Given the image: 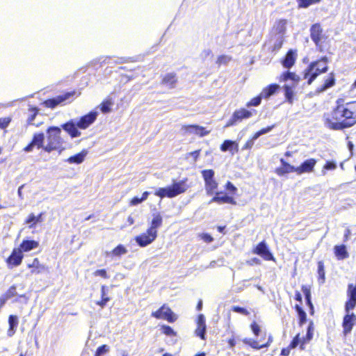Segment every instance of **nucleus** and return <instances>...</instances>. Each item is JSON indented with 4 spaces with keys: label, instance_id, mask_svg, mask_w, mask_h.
<instances>
[{
    "label": "nucleus",
    "instance_id": "72a5a7b5",
    "mask_svg": "<svg viewBox=\"0 0 356 356\" xmlns=\"http://www.w3.org/2000/svg\"><path fill=\"white\" fill-rule=\"evenodd\" d=\"M280 89V86L277 83H271L264 88L260 92L263 98L268 99L275 94Z\"/></svg>",
    "mask_w": 356,
    "mask_h": 356
},
{
    "label": "nucleus",
    "instance_id": "7c9ffc66",
    "mask_svg": "<svg viewBox=\"0 0 356 356\" xmlns=\"http://www.w3.org/2000/svg\"><path fill=\"white\" fill-rule=\"evenodd\" d=\"M42 216L43 213H40L37 216L31 213L26 218L24 223L29 225V228H34L38 223L43 221Z\"/></svg>",
    "mask_w": 356,
    "mask_h": 356
},
{
    "label": "nucleus",
    "instance_id": "bf43d9fd",
    "mask_svg": "<svg viewBox=\"0 0 356 356\" xmlns=\"http://www.w3.org/2000/svg\"><path fill=\"white\" fill-rule=\"evenodd\" d=\"M273 127H274V125H271V126H268L265 128H262L261 129L259 130L258 131L255 132L253 134L254 138L257 139L260 136L265 134L269 132L270 131H271Z\"/></svg>",
    "mask_w": 356,
    "mask_h": 356
},
{
    "label": "nucleus",
    "instance_id": "39448f33",
    "mask_svg": "<svg viewBox=\"0 0 356 356\" xmlns=\"http://www.w3.org/2000/svg\"><path fill=\"white\" fill-rule=\"evenodd\" d=\"M277 79L280 83H284L289 80L293 82V86L285 84L282 87L284 92L285 101L289 104H292L294 101V88L300 82V77L296 72L287 70L281 73Z\"/></svg>",
    "mask_w": 356,
    "mask_h": 356
},
{
    "label": "nucleus",
    "instance_id": "b1692460",
    "mask_svg": "<svg viewBox=\"0 0 356 356\" xmlns=\"http://www.w3.org/2000/svg\"><path fill=\"white\" fill-rule=\"evenodd\" d=\"M281 165L275 170V172L280 177L291 172L296 173V167L286 162L284 159L280 160Z\"/></svg>",
    "mask_w": 356,
    "mask_h": 356
},
{
    "label": "nucleus",
    "instance_id": "49530a36",
    "mask_svg": "<svg viewBox=\"0 0 356 356\" xmlns=\"http://www.w3.org/2000/svg\"><path fill=\"white\" fill-rule=\"evenodd\" d=\"M149 195V193L148 191H145L143 193L141 197H138L137 196L134 197L130 200L129 205L132 207L140 204L141 202L147 199Z\"/></svg>",
    "mask_w": 356,
    "mask_h": 356
},
{
    "label": "nucleus",
    "instance_id": "774afa93",
    "mask_svg": "<svg viewBox=\"0 0 356 356\" xmlns=\"http://www.w3.org/2000/svg\"><path fill=\"white\" fill-rule=\"evenodd\" d=\"M292 348H290V346L289 345L287 347L284 348L281 350L280 355L282 356H289L291 353V350H292Z\"/></svg>",
    "mask_w": 356,
    "mask_h": 356
},
{
    "label": "nucleus",
    "instance_id": "423d86ee",
    "mask_svg": "<svg viewBox=\"0 0 356 356\" xmlns=\"http://www.w3.org/2000/svg\"><path fill=\"white\" fill-rule=\"evenodd\" d=\"M187 178H184L179 181L172 182V184L167 187L159 188L155 192L154 195L160 198L168 197L172 198L179 195L184 193L189 186L187 185Z\"/></svg>",
    "mask_w": 356,
    "mask_h": 356
},
{
    "label": "nucleus",
    "instance_id": "e433bc0d",
    "mask_svg": "<svg viewBox=\"0 0 356 356\" xmlns=\"http://www.w3.org/2000/svg\"><path fill=\"white\" fill-rule=\"evenodd\" d=\"M162 223H163L162 216H161L160 213H156V215L154 216V217L151 221L150 226L147 229L150 230L152 232H154L156 234H158L157 229L159 228L162 225Z\"/></svg>",
    "mask_w": 356,
    "mask_h": 356
},
{
    "label": "nucleus",
    "instance_id": "0eeeda50",
    "mask_svg": "<svg viewBox=\"0 0 356 356\" xmlns=\"http://www.w3.org/2000/svg\"><path fill=\"white\" fill-rule=\"evenodd\" d=\"M314 330V323L313 321H310L307 328L306 335L300 338V333L297 334L289 344L290 346V348H292L293 349L296 348L297 346H299L301 350H304L305 349V345L309 343L313 338Z\"/></svg>",
    "mask_w": 356,
    "mask_h": 356
},
{
    "label": "nucleus",
    "instance_id": "0e129e2a",
    "mask_svg": "<svg viewBox=\"0 0 356 356\" xmlns=\"http://www.w3.org/2000/svg\"><path fill=\"white\" fill-rule=\"evenodd\" d=\"M200 238L206 243H209L213 241V238L208 233H203L200 234Z\"/></svg>",
    "mask_w": 356,
    "mask_h": 356
},
{
    "label": "nucleus",
    "instance_id": "5fc2aeb1",
    "mask_svg": "<svg viewBox=\"0 0 356 356\" xmlns=\"http://www.w3.org/2000/svg\"><path fill=\"white\" fill-rule=\"evenodd\" d=\"M231 310L244 316H249L250 314V312L246 308L240 306H233Z\"/></svg>",
    "mask_w": 356,
    "mask_h": 356
},
{
    "label": "nucleus",
    "instance_id": "aec40b11",
    "mask_svg": "<svg viewBox=\"0 0 356 356\" xmlns=\"http://www.w3.org/2000/svg\"><path fill=\"white\" fill-rule=\"evenodd\" d=\"M297 57V50L289 49L287 51L284 56L280 60V63L284 68L289 70L295 65Z\"/></svg>",
    "mask_w": 356,
    "mask_h": 356
},
{
    "label": "nucleus",
    "instance_id": "338daca9",
    "mask_svg": "<svg viewBox=\"0 0 356 356\" xmlns=\"http://www.w3.org/2000/svg\"><path fill=\"white\" fill-rule=\"evenodd\" d=\"M94 275L95 276H100L103 278H108V275H107V272L105 269H99V270H97L94 272Z\"/></svg>",
    "mask_w": 356,
    "mask_h": 356
},
{
    "label": "nucleus",
    "instance_id": "f3484780",
    "mask_svg": "<svg viewBox=\"0 0 356 356\" xmlns=\"http://www.w3.org/2000/svg\"><path fill=\"white\" fill-rule=\"evenodd\" d=\"M356 325V316L354 313H350V312H346V314L343 318L342 321V327H343V334L344 336H346L353 330L354 325Z\"/></svg>",
    "mask_w": 356,
    "mask_h": 356
},
{
    "label": "nucleus",
    "instance_id": "6ab92c4d",
    "mask_svg": "<svg viewBox=\"0 0 356 356\" xmlns=\"http://www.w3.org/2000/svg\"><path fill=\"white\" fill-rule=\"evenodd\" d=\"M284 42V36H279L275 40L271 37L268 42L264 44V47L268 45V51L275 54L282 49Z\"/></svg>",
    "mask_w": 356,
    "mask_h": 356
},
{
    "label": "nucleus",
    "instance_id": "680f3d73",
    "mask_svg": "<svg viewBox=\"0 0 356 356\" xmlns=\"http://www.w3.org/2000/svg\"><path fill=\"white\" fill-rule=\"evenodd\" d=\"M206 328L204 327H197L195 330L196 335L200 337L202 339H205Z\"/></svg>",
    "mask_w": 356,
    "mask_h": 356
},
{
    "label": "nucleus",
    "instance_id": "3c124183",
    "mask_svg": "<svg viewBox=\"0 0 356 356\" xmlns=\"http://www.w3.org/2000/svg\"><path fill=\"white\" fill-rule=\"evenodd\" d=\"M231 60L232 57L230 56L222 54L218 56L216 59V64L218 66L225 65Z\"/></svg>",
    "mask_w": 356,
    "mask_h": 356
},
{
    "label": "nucleus",
    "instance_id": "a19ab883",
    "mask_svg": "<svg viewBox=\"0 0 356 356\" xmlns=\"http://www.w3.org/2000/svg\"><path fill=\"white\" fill-rule=\"evenodd\" d=\"M39 113V108L34 106H29L28 108L27 124H32L33 120Z\"/></svg>",
    "mask_w": 356,
    "mask_h": 356
},
{
    "label": "nucleus",
    "instance_id": "2f4dec72",
    "mask_svg": "<svg viewBox=\"0 0 356 356\" xmlns=\"http://www.w3.org/2000/svg\"><path fill=\"white\" fill-rule=\"evenodd\" d=\"M88 153V151L86 149H83L80 152L67 158L66 161L69 163L80 164L84 161Z\"/></svg>",
    "mask_w": 356,
    "mask_h": 356
},
{
    "label": "nucleus",
    "instance_id": "a18cd8bd",
    "mask_svg": "<svg viewBox=\"0 0 356 356\" xmlns=\"http://www.w3.org/2000/svg\"><path fill=\"white\" fill-rule=\"evenodd\" d=\"M127 252L126 247L122 244L118 245L109 253L112 257H121Z\"/></svg>",
    "mask_w": 356,
    "mask_h": 356
},
{
    "label": "nucleus",
    "instance_id": "20e7f679",
    "mask_svg": "<svg viewBox=\"0 0 356 356\" xmlns=\"http://www.w3.org/2000/svg\"><path fill=\"white\" fill-rule=\"evenodd\" d=\"M309 35L319 52H325L330 49V42L320 23L312 24L309 29Z\"/></svg>",
    "mask_w": 356,
    "mask_h": 356
},
{
    "label": "nucleus",
    "instance_id": "4be33fe9",
    "mask_svg": "<svg viewBox=\"0 0 356 356\" xmlns=\"http://www.w3.org/2000/svg\"><path fill=\"white\" fill-rule=\"evenodd\" d=\"M316 163L317 161L313 158L304 161L299 166L296 167V174L302 175L313 172Z\"/></svg>",
    "mask_w": 356,
    "mask_h": 356
},
{
    "label": "nucleus",
    "instance_id": "de8ad7c7",
    "mask_svg": "<svg viewBox=\"0 0 356 356\" xmlns=\"http://www.w3.org/2000/svg\"><path fill=\"white\" fill-rule=\"evenodd\" d=\"M113 105V102L111 99H104L99 106L100 110L104 113L111 112V106Z\"/></svg>",
    "mask_w": 356,
    "mask_h": 356
},
{
    "label": "nucleus",
    "instance_id": "bb28decb",
    "mask_svg": "<svg viewBox=\"0 0 356 356\" xmlns=\"http://www.w3.org/2000/svg\"><path fill=\"white\" fill-rule=\"evenodd\" d=\"M27 268L31 269L30 273L31 275H39L46 270L45 266L41 264L37 257L33 259L31 264H27Z\"/></svg>",
    "mask_w": 356,
    "mask_h": 356
},
{
    "label": "nucleus",
    "instance_id": "37998d69",
    "mask_svg": "<svg viewBox=\"0 0 356 356\" xmlns=\"http://www.w3.org/2000/svg\"><path fill=\"white\" fill-rule=\"evenodd\" d=\"M294 309L298 313V325L299 326H302L307 321V314L300 305H296Z\"/></svg>",
    "mask_w": 356,
    "mask_h": 356
},
{
    "label": "nucleus",
    "instance_id": "ea45409f",
    "mask_svg": "<svg viewBox=\"0 0 356 356\" xmlns=\"http://www.w3.org/2000/svg\"><path fill=\"white\" fill-rule=\"evenodd\" d=\"M106 286L103 285L101 287V300L96 302V305L101 308H104L108 302L111 300L110 297L106 293Z\"/></svg>",
    "mask_w": 356,
    "mask_h": 356
},
{
    "label": "nucleus",
    "instance_id": "864d4df0",
    "mask_svg": "<svg viewBox=\"0 0 356 356\" xmlns=\"http://www.w3.org/2000/svg\"><path fill=\"white\" fill-rule=\"evenodd\" d=\"M161 330L166 336L175 337L177 335V332L169 325H163L161 327Z\"/></svg>",
    "mask_w": 356,
    "mask_h": 356
},
{
    "label": "nucleus",
    "instance_id": "4468645a",
    "mask_svg": "<svg viewBox=\"0 0 356 356\" xmlns=\"http://www.w3.org/2000/svg\"><path fill=\"white\" fill-rule=\"evenodd\" d=\"M24 254L18 248L13 249L10 256L6 259V263L9 268L19 266L23 260Z\"/></svg>",
    "mask_w": 356,
    "mask_h": 356
},
{
    "label": "nucleus",
    "instance_id": "5701e85b",
    "mask_svg": "<svg viewBox=\"0 0 356 356\" xmlns=\"http://www.w3.org/2000/svg\"><path fill=\"white\" fill-rule=\"evenodd\" d=\"M181 129L186 133H193L200 137H204L210 133V131L197 124H184L181 127Z\"/></svg>",
    "mask_w": 356,
    "mask_h": 356
},
{
    "label": "nucleus",
    "instance_id": "f257e3e1",
    "mask_svg": "<svg viewBox=\"0 0 356 356\" xmlns=\"http://www.w3.org/2000/svg\"><path fill=\"white\" fill-rule=\"evenodd\" d=\"M324 126L329 130L344 131L356 125V100L346 102L337 98L330 109L322 118Z\"/></svg>",
    "mask_w": 356,
    "mask_h": 356
},
{
    "label": "nucleus",
    "instance_id": "6e6552de",
    "mask_svg": "<svg viewBox=\"0 0 356 356\" xmlns=\"http://www.w3.org/2000/svg\"><path fill=\"white\" fill-rule=\"evenodd\" d=\"M78 95L79 94L77 95L75 90L67 92L63 95H58L54 98H50L44 100L43 102V105L46 108L53 109L58 105L64 104L66 102H71L74 99V97Z\"/></svg>",
    "mask_w": 356,
    "mask_h": 356
},
{
    "label": "nucleus",
    "instance_id": "a211bd4d",
    "mask_svg": "<svg viewBox=\"0 0 356 356\" xmlns=\"http://www.w3.org/2000/svg\"><path fill=\"white\" fill-rule=\"evenodd\" d=\"M97 117V113L96 111H90L80 118L76 122V126L81 129H86L95 122Z\"/></svg>",
    "mask_w": 356,
    "mask_h": 356
},
{
    "label": "nucleus",
    "instance_id": "e2e57ef3",
    "mask_svg": "<svg viewBox=\"0 0 356 356\" xmlns=\"http://www.w3.org/2000/svg\"><path fill=\"white\" fill-rule=\"evenodd\" d=\"M197 327H207L205 318L203 314H199L197 318Z\"/></svg>",
    "mask_w": 356,
    "mask_h": 356
},
{
    "label": "nucleus",
    "instance_id": "09e8293b",
    "mask_svg": "<svg viewBox=\"0 0 356 356\" xmlns=\"http://www.w3.org/2000/svg\"><path fill=\"white\" fill-rule=\"evenodd\" d=\"M322 0H297L298 6L299 8H306L311 5L318 3Z\"/></svg>",
    "mask_w": 356,
    "mask_h": 356
},
{
    "label": "nucleus",
    "instance_id": "a878e982",
    "mask_svg": "<svg viewBox=\"0 0 356 356\" xmlns=\"http://www.w3.org/2000/svg\"><path fill=\"white\" fill-rule=\"evenodd\" d=\"M220 149L223 152L229 151L232 154H234L238 152V144L234 140H225L220 145Z\"/></svg>",
    "mask_w": 356,
    "mask_h": 356
},
{
    "label": "nucleus",
    "instance_id": "69168bd1",
    "mask_svg": "<svg viewBox=\"0 0 356 356\" xmlns=\"http://www.w3.org/2000/svg\"><path fill=\"white\" fill-rule=\"evenodd\" d=\"M261 264V260L257 257H253L246 261V264L250 266H252L254 265H260Z\"/></svg>",
    "mask_w": 356,
    "mask_h": 356
},
{
    "label": "nucleus",
    "instance_id": "dca6fc26",
    "mask_svg": "<svg viewBox=\"0 0 356 356\" xmlns=\"http://www.w3.org/2000/svg\"><path fill=\"white\" fill-rule=\"evenodd\" d=\"M157 237V234L147 229L145 232L140 234L135 237L136 243L140 247H146L151 244Z\"/></svg>",
    "mask_w": 356,
    "mask_h": 356
},
{
    "label": "nucleus",
    "instance_id": "9d476101",
    "mask_svg": "<svg viewBox=\"0 0 356 356\" xmlns=\"http://www.w3.org/2000/svg\"><path fill=\"white\" fill-rule=\"evenodd\" d=\"M252 252L260 256L265 261H275V257L265 241L258 243L252 250Z\"/></svg>",
    "mask_w": 356,
    "mask_h": 356
},
{
    "label": "nucleus",
    "instance_id": "393cba45",
    "mask_svg": "<svg viewBox=\"0 0 356 356\" xmlns=\"http://www.w3.org/2000/svg\"><path fill=\"white\" fill-rule=\"evenodd\" d=\"M60 127L65 130L72 138L79 137L81 133L78 130L76 123H74L72 120H70L63 124Z\"/></svg>",
    "mask_w": 356,
    "mask_h": 356
},
{
    "label": "nucleus",
    "instance_id": "f03ea898",
    "mask_svg": "<svg viewBox=\"0 0 356 356\" xmlns=\"http://www.w3.org/2000/svg\"><path fill=\"white\" fill-rule=\"evenodd\" d=\"M201 175L204 181V188L207 195H213L210 200L209 203L237 204V202L233 195L237 193L238 190L231 181H227L226 182L225 189L227 191V193H223L222 191H218L219 185L215 179V172L213 170H203L201 171Z\"/></svg>",
    "mask_w": 356,
    "mask_h": 356
},
{
    "label": "nucleus",
    "instance_id": "79ce46f5",
    "mask_svg": "<svg viewBox=\"0 0 356 356\" xmlns=\"http://www.w3.org/2000/svg\"><path fill=\"white\" fill-rule=\"evenodd\" d=\"M318 280L319 283L323 284L325 281V265L323 261H318L317 263Z\"/></svg>",
    "mask_w": 356,
    "mask_h": 356
},
{
    "label": "nucleus",
    "instance_id": "6e6d98bb",
    "mask_svg": "<svg viewBox=\"0 0 356 356\" xmlns=\"http://www.w3.org/2000/svg\"><path fill=\"white\" fill-rule=\"evenodd\" d=\"M257 138H254V136L252 135L250 138H249L245 144L242 147V150H251L254 145V141Z\"/></svg>",
    "mask_w": 356,
    "mask_h": 356
},
{
    "label": "nucleus",
    "instance_id": "473e14b6",
    "mask_svg": "<svg viewBox=\"0 0 356 356\" xmlns=\"http://www.w3.org/2000/svg\"><path fill=\"white\" fill-rule=\"evenodd\" d=\"M39 246V243L34 240H23L20 243L18 248L21 250L22 252H29Z\"/></svg>",
    "mask_w": 356,
    "mask_h": 356
},
{
    "label": "nucleus",
    "instance_id": "f704fd0d",
    "mask_svg": "<svg viewBox=\"0 0 356 356\" xmlns=\"http://www.w3.org/2000/svg\"><path fill=\"white\" fill-rule=\"evenodd\" d=\"M177 82V79L175 73H168L163 76L161 83L170 88H174Z\"/></svg>",
    "mask_w": 356,
    "mask_h": 356
},
{
    "label": "nucleus",
    "instance_id": "2eb2a0df",
    "mask_svg": "<svg viewBox=\"0 0 356 356\" xmlns=\"http://www.w3.org/2000/svg\"><path fill=\"white\" fill-rule=\"evenodd\" d=\"M44 135L42 132L35 133L33 135L31 142L24 147L23 150L25 152H31L33 150L34 147L37 149L42 148L44 146Z\"/></svg>",
    "mask_w": 356,
    "mask_h": 356
},
{
    "label": "nucleus",
    "instance_id": "ddd939ff",
    "mask_svg": "<svg viewBox=\"0 0 356 356\" xmlns=\"http://www.w3.org/2000/svg\"><path fill=\"white\" fill-rule=\"evenodd\" d=\"M315 66L316 63H310L302 72V78L306 80L307 85H311L317 76L323 74L321 70Z\"/></svg>",
    "mask_w": 356,
    "mask_h": 356
},
{
    "label": "nucleus",
    "instance_id": "4c0bfd02",
    "mask_svg": "<svg viewBox=\"0 0 356 356\" xmlns=\"http://www.w3.org/2000/svg\"><path fill=\"white\" fill-rule=\"evenodd\" d=\"M9 328L8 330V335L12 337L16 332L18 325V318L15 315H10L8 317Z\"/></svg>",
    "mask_w": 356,
    "mask_h": 356
},
{
    "label": "nucleus",
    "instance_id": "4d7b16f0",
    "mask_svg": "<svg viewBox=\"0 0 356 356\" xmlns=\"http://www.w3.org/2000/svg\"><path fill=\"white\" fill-rule=\"evenodd\" d=\"M12 121V118L10 116L0 118V129H6L10 123Z\"/></svg>",
    "mask_w": 356,
    "mask_h": 356
},
{
    "label": "nucleus",
    "instance_id": "8fccbe9b",
    "mask_svg": "<svg viewBox=\"0 0 356 356\" xmlns=\"http://www.w3.org/2000/svg\"><path fill=\"white\" fill-rule=\"evenodd\" d=\"M337 168V163L333 161H327L322 168V174L325 175L327 170H334Z\"/></svg>",
    "mask_w": 356,
    "mask_h": 356
},
{
    "label": "nucleus",
    "instance_id": "58836bf2",
    "mask_svg": "<svg viewBox=\"0 0 356 356\" xmlns=\"http://www.w3.org/2000/svg\"><path fill=\"white\" fill-rule=\"evenodd\" d=\"M4 295L8 298V300L11 299L15 297H17L18 298H26L25 294L19 295L17 292V286L15 284L11 285L7 291L5 292Z\"/></svg>",
    "mask_w": 356,
    "mask_h": 356
},
{
    "label": "nucleus",
    "instance_id": "603ef678",
    "mask_svg": "<svg viewBox=\"0 0 356 356\" xmlns=\"http://www.w3.org/2000/svg\"><path fill=\"white\" fill-rule=\"evenodd\" d=\"M262 98H263V97L260 93L259 95L252 98L249 102H248L246 103V106L247 107L258 106L259 105H260Z\"/></svg>",
    "mask_w": 356,
    "mask_h": 356
},
{
    "label": "nucleus",
    "instance_id": "052dcab7",
    "mask_svg": "<svg viewBox=\"0 0 356 356\" xmlns=\"http://www.w3.org/2000/svg\"><path fill=\"white\" fill-rule=\"evenodd\" d=\"M250 329L254 336L257 337L261 332L260 325L256 322L253 321L250 324Z\"/></svg>",
    "mask_w": 356,
    "mask_h": 356
},
{
    "label": "nucleus",
    "instance_id": "c756f323",
    "mask_svg": "<svg viewBox=\"0 0 356 356\" xmlns=\"http://www.w3.org/2000/svg\"><path fill=\"white\" fill-rule=\"evenodd\" d=\"M336 83L335 75L333 72L328 74L324 79L323 83L317 89L318 92H321L327 89L334 86Z\"/></svg>",
    "mask_w": 356,
    "mask_h": 356
},
{
    "label": "nucleus",
    "instance_id": "7ed1b4c3",
    "mask_svg": "<svg viewBox=\"0 0 356 356\" xmlns=\"http://www.w3.org/2000/svg\"><path fill=\"white\" fill-rule=\"evenodd\" d=\"M47 144L43 147V150L47 153L53 151H58L60 153L65 149V143L61 136V128L51 126L47 129Z\"/></svg>",
    "mask_w": 356,
    "mask_h": 356
},
{
    "label": "nucleus",
    "instance_id": "412c9836",
    "mask_svg": "<svg viewBox=\"0 0 356 356\" xmlns=\"http://www.w3.org/2000/svg\"><path fill=\"white\" fill-rule=\"evenodd\" d=\"M273 341V337L271 334H269L267 341L262 343H260L259 341L250 338H245L243 339V342L245 345H248L254 350L268 348L271 345Z\"/></svg>",
    "mask_w": 356,
    "mask_h": 356
},
{
    "label": "nucleus",
    "instance_id": "13d9d810",
    "mask_svg": "<svg viewBox=\"0 0 356 356\" xmlns=\"http://www.w3.org/2000/svg\"><path fill=\"white\" fill-rule=\"evenodd\" d=\"M108 350H109V347L107 345H106V344L102 345L97 348L94 356H102V355H104L105 353H106Z\"/></svg>",
    "mask_w": 356,
    "mask_h": 356
},
{
    "label": "nucleus",
    "instance_id": "1a4fd4ad",
    "mask_svg": "<svg viewBox=\"0 0 356 356\" xmlns=\"http://www.w3.org/2000/svg\"><path fill=\"white\" fill-rule=\"evenodd\" d=\"M151 316L156 319L165 320L169 323H174L177 319L176 314L165 305H163L157 310L152 312Z\"/></svg>",
    "mask_w": 356,
    "mask_h": 356
},
{
    "label": "nucleus",
    "instance_id": "cd10ccee",
    "mask_svg": "<svg viewBox=\"0 0 356 356\" xmlns=\"http://www.w3.org/2000/svg\"><path fill=\"white\" fill-rule=\"evenodd\" d=\"M333 251L338 260H343L349 257L346 246L343 244L334 245Z\"/></svg>",
    "mask_w": 356,
    "mask_h": 356
},
{
    "label": "nucleus",
    "instance_id": "f8f14e48",
    "mask_svg": "<svg viewBox=\"0 0 356 356\" xmlns=\"http://www.w3.org/2000/svg\"><path fill=\"white\" fill-rule=\"evenodd\" d=\"M347 300L345 302V312H350L356 307V283H349L346 290Z\"/></svg>",
    "mask_w": 356,
    "mask_h": 356
},
{
    "label": "nucleus",
    "instance_id": "c85d7f7f",
    "mask_svg": "<svg viewBox=\"0 0 356 356\" xmlns=\"http://www.w3.org/2000/svg\"><path fill=\"white\" fill-rule=\"evenodd\" d=\"M287 20L286 19H280L276 20L272 30L275 34L280 36H284L286 31Z\"/></svg>",
    "mask_w": 356,
    "mask_h": 356
},
{
    "label": "nucleus",
    "instance_id": "c9c22d12",
    "mask_svg": "<svg viewBox=\"0 0 356 356\" xmlns=\"http://www.w3.org/2000/svg\"><path fill=\"white\" fill-rule=\"evenodd\" d=\"M301 290H302V291L303 292V293L305 295L307 305L310 308V314L312 315H313L314 312V305H313L312 302L310 286H307V285H302Z\"/></svg>",
    "mask_w": 356,
    "mask_h": 356
},
{
    "label": "nucleus",
    "instance_id": "c03bdc74",
    "mask_svg": "<svg viewBox=\"0 0 356 356\" xmlns=\"http://www.w3.org/2000/svg\"><path fill=\"white\" fill-rule=\"evenodd\" d=\"M312 63H316L315 67L319 68L323 73H325L328 70L327 58L325 56Z\"/></svg>",
    "mask_w": 356,
    "mask_h": 356
},
{
    "label": "nucleus",
    "instance_id": "9b49d317",
    "mask_svg": "<svg viewBox=\"0 0 356 356\" xmlns=\"http://www.w3.org/2000/svg\"><path fill=\"white\" fill-rule=\"evenodd\" d=\"M254 113H255L256 111H254V112H252L245 108L236 110L227 122L226 127L233 126L237 122H241L243 120L248 119L253 115Z\"/></svg>",
    "mask_w": 356,
    "mask_h": 356
}]
</instances>
